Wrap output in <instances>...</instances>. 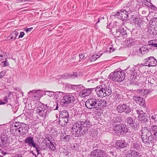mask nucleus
I'll return each instance as SVG.
<instances>
[{
  "instance_id": "obj_1",
  "label": "nucleus",
  "mask_w": 157,
  "mask_h": 157,
  "mask_svg": "<svg viewBox=\"0 0 157 157\" xmlns=\"http://www.w3.org/2000/svg\"><path fill=\"white\" fill-rule=\"evenodd\" d=\"M92 124L89 120H81L75 122L71 128L72 134L75 137L86 136Z\"/></svg>"
},
{
  "instance_id": "obj_2",
  "label": "nucleus",
  "mask_w": 157,
  "mask_h": 157,
  "mask_svg": "<svg viewBox=\"0 0 157 157\" xmlns=\"http://www.w3.org/2000/svg\"><path fill=\"white\" fill-rule=\"evenodd\" d=\"M28 129L26 124L17 122L13 123L10 126V132L14 136H22L27 132Z\"/></svg>"
},
{
  "instance_id": "obj_3",
  "label": "nucleus",
  "mask_w": 157,
  "mask_h": 157,
  "mask_svg": "<svg viewBox=\"0 0 157 157\" xmlns=\"http://www.w3.org/2000/svg\"><path fill=\"white\" fill-rule=\"evenodd\" d=\"M53 108L42 104L37 108L36 110L39 115L45 118L48 115Z\"/></svg>"
},
{
  "instance_id": "obj_4",
  "label": "nucleus",
  "mask_w": 157,
  "mask_h": 157,
  "mask_svg": "<svg viewBox=\"0 0 157 157\" xmlns=\"http://www.w3.org/2000/svg\"><path fill=\"white\" fill-rule=\"evenodd\" d=\"M125 73L123 71H115L111 72L109 75L108 78L115 81L122 82L125 77Z\"/></svg>"
},
{
  "instance_id": "obj_5",
  "label": "nucleus",
  "mask_w": 157,
  "mask_h": 157,
  "mask_svg": "<svg viewBox=\"0 0 157 157\" xmlns=\"http://www.w3.org/2000/svg\"><path fill=\"white\" fill-rule=\"evenodd\" d=\"M129 9L126 7L125 9H122L119 12H118L117 14H114L113 15L116 18L121 20L122 21H125L128 18V12Z\"/></svg>"
},
{
  "instance_id": "obj_6",
  "label": "nucleus",
  "mask_w": 157,
  "mask_h": 157,
  "mask_svg": "<svg viewBox=\"0 0 157 157\" xmlns=\"http://www.w3.org/2000/svg\"><path fill=\"white\" fill-rule=\"evenodd\" d=\"M63 98L61 99L60 103L62 106L65 105H67L70 103L73 102L75 100L74 96L71 94H68L63 97Z\"/></svg>"
},
{
  "instance_id": "obj_7",
  "label": "nucleus",
  "mask_w": 157,
  "mask_h": 157,
  "mask_svg": "<svg viewBox=\"0 0 157 157\" xmlns=\"http://www.w3.org/2000/svg\"><path fill=\"white\" fill-rule=\"evenodd\" d=\"M132 22L136 27H139L141 29H144L147 26V23L141 18L132 16Z\"/></svg>"
},
{
  "instance_id": "obj_8",
  "label": "nucleus",
  "mask_w": 157,
  "mask_h": 157,
  "mask_svg": "<svg viewBox=\"0 0 157 157\" xmlns=\"http://www.w3.org/2000/svg\"><path fill=\"white\" fill-rule=\"evenodd\" d=\"M98 100L95 98H91L88 99L85 102V106L88 109H92L96 108L98 107Z\"/></svg>"
},
{
  "instance_id": "obj_9",
  "label": "nucleus",
  "mask_w": 157,
  "mask_h": 157,
  "mask_svg": "<svg viewBox=\"0 0 157 157\" xmlns=\"http://www.w3.org/2000/svg\"><path fill=\"white\" fill-rule=\"evenodd\" d=\"M117 110L118 113H122L124 112L125 114L129 113L131 111V108L129 106L125 104H120L117 107Z\"/></svg>"
},
{
  "instance_id": "obj_10",
  "label": "nucleus",
  "mask_w": 157,
  "mask_h": 157,
  "mask_svg": "<svg viewBox=\"0 0 157 157\" xmlns=\"http://www.w3.org/2000/svg\"><path fill=\"white\" fill-rule=\"evenodd\" d=\"M145 66L149 67H155L157 65V60L153 56H150L144 59Z\"/></svg>"
},
{
  "instance_id": "obj_11",
  "label": "nucleus",
  "mask_w": 157,
  "mask_h": 157,
  "mask_svg": "<svg viewBox=\"0 0 157 157\" xmlns=\"http://www.w3.org/2000/svg\"><path fill=\"white\" fill-rule=\"evenodd\" d=\"M105 85L102 84L96 87L95 91L98 96L101 98L105 97Z\"/></svg>"
},
{
  "instance_id": "obj_12",
  "label": "nucleus",
  "mask_w": 157,
  "mask_h": 157,
  "mask_svg": "<svg viewBox=\"0 0 157 157\" xmlns=\"http://www.w3.org/2000/svg\"><path fill=\"white\" fill-rule=\"evenodd\" d=\"M90 157H105L104 151L101 149H95L92 151L90 154Z\"/></svg>"
},
{
  "instance_id": "obj_13",
  "label": "nucleus",
  "mask_w": 157,
  "mask_h": 157,
  "mask_svg": "<svg viewBox=\"0 0 157 157\" xmlns=\"http://www.w3.org/2000/svg\"><path fill=\"white\" fill-rule=\"evenodd\" d=\"M117 28L116 31V33L114 34V35L116 37H118L122 36L127 35L126 30H124V28L121 26L118 27Z\"/></svg>"
},
{
  "instance_id": "obj_14",
  "label": "nucleus",
  "mask_w": 157,
  "mask_h": 157,
  "mask_svg": "<svg viewBox=\"0 0 157 157\" xmlns=\"http://www.w3.org/2000/svg\"><path fill=\"white\" fill-rule=\"evenodd\" d=\"M115 145L117 148L120 149L121 148L127 147L128 144L125 140H121L117 141Z\"/></svg>"
},
{
  "instance_id": "obj_15",
  "label": "nucleus",
  "mask_w": 157,
  "mask_h": 157,
  "mask_svg": "<svg viewBox=\"0 0 157 157\" xmlns=\"http://www.w3.org/2000/svg\"><path fill=\"white\" fill-rule=\"evenodd\" d=\"M142 142L147 145H149L153 143L154 138L153 136H141Z\"/></svg>"
},
{
  "instance_id": "obj_16",
  "label": "nucleus",
  "mask_w": 157,
  "mask_h": 157,
  "mask_svg": "<svg viewBox=\"0 0 157 157\" xmlns=\"http://www.w3.org/2000/svg\"><path fill=\"white\" fill-rule=\"evenodd\" d=\"M140 127V125L139 123L136 122L135 124L133 123V124L129 125V132L130 133H133L136 131L138 130V128Z\"/></svg>"
},
{
  "instance_id": "obj_17",
  "label": "nucleus",
  "mask_w": 157,
  "mask_h": 157,
  "mask_svg": "<svg viewBox=\"0 0 157 157\" xmlns=\"http://www.w3.org/2000/svg\"><path fill=\"white\" fill-rule=\"evenodd\" d=\"M142 136H152L151 132V128L145 127L142 128L141 130Z\"/></svg>"
},
{
  "instance_id": "obj_18",
  "label": "nucleus",
  "mask_w": 157,
  "mask_h": 157,
  "mask_svg": "<svg viewBox=\"0 0 157 157\" xmlns=\"http://www.w3.org/2000/svg\"><path fill=\"white\" fill-rule=\"evenodd\" d=\"M33 138L31 136H29L26 138L24 140L25 143L28 144V145L30 147H33L36 144L33 140Z\"/></svg>"
},
{
  "instance_id": "obj_19",
  "label": "nucleus",
  "mask_w": 157,
  "mask_h": 157,
  "mask_svg": "<svg viewBox=\"0 0 157 157\" xmlns=\"http://www.w3.org/2000/svg\"><path fill=\"white\" fill-rule=\"evenodd\" d=\"M148 32L152 37L155 36L157 34V27L150 26L148 28Z\"/></svg>"
},
{
  "instance_id": "obj_20",
  "label": "nucleus",
  "mask_w": 157,
  "mask_h": 157,
  "mask_svg": "<svg viewBox=\"0 0 157 157\" xmlns=\"http://www.w3.org/2000/svg\"><path fill=\"white\" fill-rule=\"evenodd\" d=\"M61 139L64 141L68 142L71 140V137L69 135H67L66 132L62 133L60 136Z\"/></svg>"
},
{
  "instance_id": "obj_21",
  "label": "nucleus",
  "mask_w": 157,
  "mask_h": 157,
  "mask_svg": "<svg viewBox=\"0 0 157 157\" xmlns=\"http://www.w3.org/2000/svg\"><path fill=\"white\" fill-rule=\"evenodd\" d=\"M19 34L18 32L14 30L11 32L10 35L8 37V40L11 41L14 40L16 37Z\"/></svg>"
},
{
  "instance_id": "obj_22",
  "label": "nucleus",
  "mask_w": 157,
  "mask_h": 157,
  "mask_svg": "<svg viewBox=\"0 0 157 157\" xmlns=\"http://www.w3.org/2000/svg\"><path fill=\"white\" fill-rule=\"evenodd\" d=\"M150 117H148V116L146 113H144L139 118L138 120L139 121H141L143 123H145L148 121V118Z\"/></svg>"
},
{
  "instance_id": "obj_23",
  "label": "nucleus",
  "mask_w": 157,
  "mask_h": 157,
  "mask_svg": "<svg viewBox=\"0 0 157 157\" xmlns=\"http://www.w3.org/2000/svg\"><path fill=\"white\" fill-rule=\"evenodd\" d=\"M69 118L66 117L59 118V124L62 126H64L66 125L68 121Z\"/></svg>"
},
{
  "instance_id": "obj_24",
  "label": "nucleus",
  "mask_w": 157,
  "mask_h": 157,
  "mask_svg": "<svg viewBox=\"0 0 157 157\" xmlns=\"http://www.w3.org/2000/svg\"><path fill=\"white\" fill-rule=\"evenodd\" d=\"M122 124H117L115 126H114L113 129L115 131V132L118 134L121 135V133L122 132Z\"/></svg>"
},
{
  "instance_id": "obj_25",
  "label": "nucleus",
  "mask_w": 157,
  "mask_h": 157,
  "mask_svg": "<svg viewBox=\"0 0 157 157\" xmlns=\"http://www.w3.org/2000/svg\"><path fill=\"white\" fill-rule=\"evenodd\" d=\"M94 88L86 89L82 91V94L84 96H89L91 93L92 90Z\"/></svg>"
},
{
  "instance_id": "obj_26",
  "label": "nucleus",
  "mask_w": 157,
  "mask_h": 157,
  "mask_svg": "<svg viewBox=\"0 0 157 157\" xmlns=\"http://www.w3.org/2000/svg\"><path fill=\"white\" fill-rule=\"evenodd\" d=\"M149 49L148 48L143 46L139 49V52L142 55H144L149 52Z\"/></svg>"
},
{
  "instance_id": "obj_27",
  "label": "nucleus",
  "mask_w": 157,
  "mask_h": 157,
  "mask_svg": "<svg viewBox=\"0 0 157 157\" xmlns=\"http://www.w3.org/2000/svg\"><path fill=\"white\" fill-rule=\"evenodd\" d=\"M148 46L151 47L156 48H157V39L152 40L148 41Z\"/></svg>"
},
{
  "instance_id": "obj_28",
  "label": "nucleus",
  "mask_w": 157,
  "mask_h": 157,
  "mask_svg": "<svg viewBox=\"0 0 157 157\" xmlns=\"http://www.w3.org/2000/svg\"><path fill=\"white\" fill-rule=\"evenodd\" d=\"M151 129L152 135H154L155 137L157 138V126L156 125H153L151 126Z\"/></svg>"
},
{
  "instance_id": "obj_29",
  "label": "nucleus",
  "mask_w": 157,
  "mask_h": 157,
  "mask_svg": "<svg viewBox=\"0 0 157 157\" xmlns=\"http://www.w3.org/2000/svg\"><path fill=\"white\" fill-rule=\"evenodd\" d=\"M140 143L137 142H134L131 144V148L134 150H137L140 149Z\"/></svg>"
},
{
  "instance_id": "obj_30",
  "label": "nucleus",
  "mask_w": 157,
  "mask_h": 157,
  "mask_svg": "<svg viewBox=\"0 0 157 157\" xmlns=\"http://www.w3.org/2000/svg\"><path fill=\"white\" fill-rule=\"evenodd\" d=\"M121 127H122L121 130L122 131V133H121V135H123L124 134H126L128 132H129V128L128 127V128H127L126 125L125 124L122 123Z\"/></svg>"
},
{
  "instance_id": "obj_31",
  "label": "nucleus",
  "mask_w": 157,
  "mask_h": 157,
  "mask_svg": "<svg viewBox=\"0 0 157 157\" xmlns=\"http://www.w3.org/2000/svg\"><path fill=\"white\" fill-rule=\"evenodd\" d=\"M135 121L133 120V118L131 117H126L125 120V122L129 125L133 124V123H135Z\"/></svg>"
},
{
  "instance_id": "obj_32",
  "label": "nucleus",
  "mask_w": 157,
  "mask_h": 157,
  "mask_svg": "<svg viewBox=\"0 0 157 157\" xmlns=\"http://www.w3.org/2000/svg\"><path fill=\"white\" fill-rule=\"evenodd\" d=\"M59 117L62 118L67 117V118H69V115L68 112L66 110H64L60 114Z\"/></svg>"
},
{
  "instance_id": "obj_33",
  "label": "nucleus",
  "mask_w": 157,
  "mask_h": 157,
  "mask_svg": "<svg viewBox=\"0 0 157 157\" xmlns=\"http://www.w3.org/2000/svg\"><path fill=\"white\" fill-rule=\"evenodd\" d=\"M105 88V97L106 96H109V95L111 93L112 90L111 89L109 86H108L107 87V85L105 87H104Z\"/></svg>"
},
{
  "instance_id": "obj_34",
  "label": "nucleus",
  "mask_w": 157,
  "mask_h": 157,
  "mask_svg": "<svg viewBox=\"0 0 157 157\" xmlns=\"http://www.w3.org/2000/svg\"><path fill=\"white\" fill-rule=\"evenodd\" d=\"M132 157H142V154L138 151L132 150Z\"/></svg>"
},
{
  "instance_id": "obj_35",
  "label": "nucleus",
  "mask_w": 157,
  "mask_h": 157,
  "mask_svg": "<svg viewBox=\"0 0 157 157\" xmlns=\"http://www.w3.org/2000/svg\"><path fill=\"white\" fill-rule=\"evenodd\" d=\"M7 140L2 137H0V146L2 148L5 147L6 144V143Z\"/></svg>"
},
{
  "instance_id": "obj_36",
  "label": "nucleus",
  "mask_w": 157,
  "mask_h": 157,
  "mask_svg": "<svg viewBox=\"0 0 157 157\" xmlns=\"http://www.w3.org/2000/svg\"><path fill=\"white\" fill-rule=\"evenodd\" d=\"M106 101L104 100H101L99 101L98 103V107L100 106L102 108H104L106 106Z\"/></svg>"
},
{
  "instance_id": "obj_37",
  "label": "nucleus",
  "mask_w": 157,
  "mask_h": 157,
  "mask_svg": "<svg viewBox=\"0 0 157 157\" xmlns=\"http://www.w3.org/2000/svg\"><path fill=\"white\" fill-rule=\"evenodd\" d=\"M125 72L128 74H129L130 73H133L134 74H133V75H135V73H136L135 72L136 70L135 67H132L129 70V67H128L127 69L125 70Z\"/></svg>"
},
{
  "instance_id": "obj_38",
  "label": "nucleus",
  "mask_w": 157,
  "mask_h": 157,
  "mask_svg": "<svg viewBox=\"0 0 157 157\" xmlns=\"http://www.w3.org/2000/svg\"><path fill=\"white\" fill-rule=\"evenodd\" d=\"M58 77L59 79H66L70 78L69 74L67 73L58 76Z\"/></svg>"
},
{
  "instance_id": "obj_39",
  "label": "nucleus",
  "mask_w": 157,
  "mask_h": 157,
  "mask_svg": "<svg viewBox=\"0 0 157 157\" xmlns=\"http://www.w3.org/2000/svg\"><path fill=\"white\" fill-rule=\"evenodd\" d=\"M102 54L100 55L97 54H94L92 55V56L91 57L90 59L91 62L94 61H95L98 58L100 57Z\"/></svg>"
},
{
  "instance_id": "obj_40",
  "label": "nucleus",
  "mask_w": 157,
  "mask_h": 157,
  "mask_svg": "<svg viewBox=\"0 0 157 157\" xmlns=\"http://www.w3.org/2000/svg\"><path fill=\"white\" fill-rule=\"evenodd\" d=\"M138 94L141 96H144L147 94V91L144 89H141L137 91Z\"/></svg>"
},
{
  "instance_id": "obj_41",
  "label": "nucleus",
  "mask_w": 157,
  "mask_h": 157,
  "mask_svg": "<svg viewBox=\"0 0 157 157\" xmlns=\"http://www.w3.org/2000/svg\"><path fill=\"white\" fill-rule=\"evenodd\" d=\"M141 99V100H140L138 104H139L140 106L144 108L146 106V104L145 103V101L142 97Z\"/></svg>"
},
{
  "instance_id": "obj_42",
  "label": "nucleus",
  "mask_w": 157,
  "mask_h": 157,
  "mask_svg": "<svg viewBox=\"0 0 157 157\" xmlns=\"http://www.w3.org/2000/svg\"><path fill=\"white\" fill-rule=\"evenodd\" d=\"M126 43L128 47L133 45L134 44V40L132 39H129L127 40Z\"/></svg>"
},
{
  "instance_id": "obj_43",
  "label": "nucleus",
  "mask_w": 157,
  "mask_h": 157,
  "mask_svg": "<svg viewBox=\"0 0 157 157\" xmlns=\"http://www.w3.org/2000/svg\"><path fill=\"white\" fill-rule=\"evenodd\" d=\"M142 97L137 96H134L133 97V99L136 101L137 103H138L141 100Z\"/></svg>"
},
{
  "instance_id": "obj_44",
  "label": "nucleus",
  "mask_w": 157,
  "mask_h": 157,
  "mask_svg": "<svg viewBox=\"0 0 157 157\" xmlns=\"http://www.w3.org/2000/svg\"><path fill=\"white\" fill-rule=\"evenodd\" d=\"M90 136H91L95 138L97 136V133L95 129H93L90 132Z\"/></svg>"
},
{
  "instance_id": "obj_45",
  "label": "nucleus",
  "mask_w": 157,
  "mask_h": 157,
  "mask_svg": "<svg viewBox=\"0 0 157 157\" xmlns=\"http://www.w3.org/2000/svg\"><path fill=\"white\" fill-rule=\"evenodd\" d=\"M149 3L150 4L149 8L151 10H152L153 11H157V7L155 5H153L151 2H150Z\"/></svg>"
},
{
  "instance_id": "obj_46",
  "label": "nucleus",
  "mask_w": 157,
  "mask_h": 157,
  "mask_svg": "<svg viewBox=\"0 0 157 157\" xmlns=\"http://www.w3.org/2000/svg\"><path fill=\"white\" fill-rule=\"evenodd\" d=\"M136 112L137 114L138 115V118H139V117L141 116H142V115L144 113L143 110L140 109L136 110Z\"/></svg>"
},
{
  "instance_id": "obj_47",
  "label": "nucleus",
  "mask_w": 157,
  "mask_h": 157,
  "mask_svg": "<svg viewBox=\"0 0 157 157\" xmlns=\"http://www.w3.org/2000/svg\"><path fill=\"white\" fill-rule=\"evenodd\" d=\"M57 92H53V91H48V90H46V91H45V93L44 94V95H46V93H48L47 94V95H48V96H49V97H53L54 94V93H56Z\"/></svg>"
},
{
  "instance_id": "obj_48",
  "label": "nucleus",
  "mask_w": 157,
  "mask_h": 157,
  "mask_svg": "<svg viewBox=\"0 0 157 157\" xmlns=\"http://www.w3.org/2000/svg\"><path fill=\"white\" fill-rule=\"evenodd\" d=\"M78 73L77 72H73L72 74H69V78H71L74 79L76 77H78Z\"/></svg>"
},
{
  "instance_id": "obj_49",
  "label": "nucleus",
  "mask_w": 157,
  "mask_h": 157,
  "mask_svg": "<svg viewBox=\"0 0 157 157\" xmlns=\"http://www.w3.org/2000/svg\"><path fill=\"white\" fill-rule=\"evenodd\" d=\"M50 144L49 145L48 147L52 150H54L56 149V147L53 144L51 141H49Z\"/></svg>"
},
{
  "instance_id": "obj_50",
  "label": "nucleus",
  "mask_w": 157,
  "mask_h": 157,
  "mask_svg": "<svg viewBox=\"0 0 157 157\" xmlns=\"http://www.w3.org/2000/svg\"><path fill=\"white\" fill-rule=\"evenodd\" d=\"M1 65L2 67H5L8 66L9 65V63L7 61V59H6L5 61L1 62Z\"/></svg>"
},
{
  "instance_id": "obj_51",
  "label": "nucleus",
  "mask_w": 157,
  "mask_h": 157,
  "mask_svg": "<svg viewBox=\"0 0 157 157\" xmlns=\"http://www.w3.org/2000/svg\"><path fill=\"white\" fill-rule=\"evenodd\" d=\"M121 120L119 117L114 118L112 120V122L113 123H118L121 122Z\"/></svg>"
},
{
  "instance_id": "obj_52",
  "label": "nucleus",
  "mask_w": 157,
  "mask_h": 157,
  "mask_svg": "<svg viewBox=\"0 0 157 157\" xmlns=\"http://www.w3.org/2000/svg\"><path fill=\"white\" fill-rule=\"evenodd\" d=\"M78 87L77 90H81L83 91L85 88V87L82 84L78 85Z\"/></svg>"
},
{
  "instance_id": "obj_53",
  "label": "nucleus",
  "mask_w": 157,
  "mask_h": 157,
  "mask_svg": "<svg viewBox=\"0 0 157 157\" xmlns=\"http://www.w3.org/2000/svg\"><path fill=\"white\" fill-rule=\"evenodd\" d=\"M72 85L70 84L66 83L65 84V87L66 89L70 88L71 89L72 87Z\"/></svg>"
},
{
  "instance_id": "obj_54",
  "label": "nucleus",
  "mask_w": 157,
  "mask_h": 157,
  "mask_svg": "<svg viewBox=\"0 0 157 157\" xmlns=\"http://www.w3.org/2000/svg\"><path fill=\"white\" fill-rule=\"evenodd\" d=\"M98 80V78H96L94 79H92L91 80H88L87 81L88 82H89L92 83H94L95 81H97Z\"/></svg>"
},
{
  "instance_id": "obj_55",
  "label": "nucleus",
  "mask_w": 157,
  "mask_h": 157,
  "mask_svg": "<svg viewBox=\"0 0 157 157\" xmlns=\"http://www.w3.org/2000/svg\"><path fill=\"white\" fill-rule=\"evenodd\" d=\"M79 56L80 59H85L84 55L82 53H80L79 54Z\"/></svg>"
},
{
  "instance_id": "obj_56",
  "label": "nucleus",
  "mask_w": 157,
  "mask_h": 157,
  "mask_svg": "<svg viewBox=\"0 0 157 157\" xmlns=\"http://www.w3.org/2000/svg\"><path fill=\"white\" fill-rule=\"evenodd\" d=\"M33 147L35 148L36 151H38L39 150V149H40V148L39 147V145L36 144H35V145L33 146Z\"/></svg>"
},
{
  "instance_id": "obj_57",
  "label": "nucleus",
  "mask_w": 157,
  "mask_h": 157,
  "mask_svg": "<svg viewBox=\"0 0 157 157\" xmlns=\"http://www.w3.org/2000/svg\"><path fill=\"white\" fill-rule=\"evenodd\" d=\"M108 153L111 156H115L116 155V153H115V152H114L113 151H110Z\"/></svg>"
},
{
  "instance_id": "obj_58",
  "label": "nucleus",
  "mask_w": 157,
  "mask_h": 157,
  "mask_svg": "<svg viewBox=\"0 0 157 157\" xmlns=\"http://www.w3.org/2000/svg\"><path fill=\"white\" fill-rule=\"evenodd\" d=\"M72 87H71V89H73L74 90H77V89H78V85H72Z\"/></svg>"
},
{
  "instance_id": "obj_59",
  "label": "nucleus",
  "mask_w": 157,
  "mask_h": 157,
  "mask_svg": "<svg viewBox=\"0 0 157 157\" xmlns=\"http://www.w3.org/2000/svg\"><path fill=\"white\" fill-rule=\"evenodd\" d=\"M6 74L5 71H2L0 73V78L4 76Z\"/></svg>"
},
{
  "instance_id": "obj_60",
  "label": "nucleus",
  "mask_w": 157,
  "mask_h": 157,
  "mask_svg": "<svg viewBox=\"0 0 157 157\" xmlns=\"http://www.w3.org/2000/svg\"><path fill=\"white\" fill-rule=\"evenodd\" d=\"M25 35V33L24 32H21L20 33V34L18 36V38H22Z\"/></svg>"
},
{
  "instance_id": "obj_61",
  "label": "nucleus",
  "mask_w": 157,
  "mask_h": 157,
  "mask_svg": "<svg viewBox=\"0 0 157 157\" xmlns=\"http://www.w3.org/2000/svg\"><path fill=\"white\" fill-rule=\"evenodd\" d=\"M132 150L128 153L126 154V157H132Z\"/></svg>"
},
{
  "instance_id": "obj_62",
  "label": "nucleus",
  "mask_w": 157,
  "mask_h": 157,
  "mask_svg": "<svg viewBox=\"0 0 157 157\" xmlns=\"http://www.w3.org/2000/svg\"><path fill=\"white\" fill-rule=\"evenodd\" d=\"M152 20L153 18L150 21L149 23L152 25L154 26L155 25V22L153 21H152Z\"/></svg>"
},
{
  "instance_id": "obj_63",
  "label": "nucleus",
  "mask_w": 157,
  "mask_h": 157,
  "mask_svg": "<svg viewBox=\"0 0 157 157\" xmlns=\"http://www.w3.org/2000/svg\"><path fill=\"white\" fill-rule=\"evenodd\" d=\"M33 29V27H31L30 28H27L25 30L26 33H28L30 32Z\"/></svg>"
},
{
  "instance_id": "obj_64",
  "label": "nucleus",
  "mask_w": 157,
  "mask_h": 157,
  "mask_svg": "<svg viewBox=\"0 0 157 157\" xmlns=\"http://www.w3.org/2000/svg\"><path fill=\"white\" fill-rule=\"evenodd\" d=\"M152 21L155 23V25H156V27H157V17L153 18V20Z\"/></svg>"
}]
</instances>
